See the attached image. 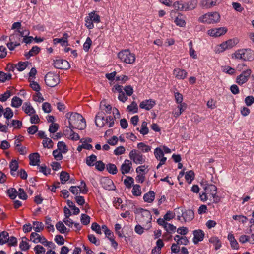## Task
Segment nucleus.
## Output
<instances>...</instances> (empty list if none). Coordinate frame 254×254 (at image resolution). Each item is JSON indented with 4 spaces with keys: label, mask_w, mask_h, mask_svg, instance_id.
Masks as SVG:
<instances>
[{
    "label": "nucleus",
    "mask_w": 254,
    "mask_h": 254,
    "mask_svg": "<svg viewBox=\"0 0 254 254\" xmlns=\"http://www.w3.org/2000/svg\"><path fill=\"white\" fill-rule=\"evenodd\" d=\"M66 117L68 119L69 127L70 130L72 129H84L86 127L85 119L83 116L77 113H67Z\"/></svg>",
    "instance_id": "f257e3e1"
},
{
    "label": "nucleus",
    "mask_w": 254,
    "mask_h": 254,
    "mask_svg": "<svg viewBox=\"0 0 254 254\" xmlns=\"http://www.w3.org/2000/svg\"><path fill=\"white\" fill-rule=\"evenodd\" d=\"M236 59L244 61H252L254 60V51L250 49H240L234 53Z\"/></svg>",
    "instance_id": "f03ea898"
},
{
    "label": "nucleus",
    "mask_w": 254,
    "mask_h": 254,
    "mask_svg": "<svg viewBox=\"0 0 254 254\" xmlns=\"http://www.w3.org/2000/svg\"><path fill=\"white\" fill-rule=\"evenodd\" d=\"M220 16L217 12L208 13L200 16L198 21L200 22L211 24L219 21Z\"/></svg>",
    "instance_id": "7ed1b4c3"
},
{
    "label": "nucleus",
    "mask_w": 254,
    "mask_h": 254,
    "mask_svg": "<svg viewBox=\"0 0 254 254\" xmlns=\"http://www.w3.org/2000/svg\"><path fill=\"white\" fill-rule=\"evenodd\" d=\"M118 58L123 62L131 64L135 62V57L133 53H131L128 49L120 52L118 53Z\"/></svg>",
    "instance_id": "20e7f679"
},
{
    "label": "nucleus",
    "mask_w": 254,
    "mask_h": 254,
    "mask_svg": "<svg viewBox=\"0 0 254 254\" xmlns=\"http://www.w3.org/2000/svg\"><path fill=\"white\" fill-rule=\"evenodd\" d=\"M203 189L209 197H213V203H217L219 201L220 198L216 195L217 189L215 185L212 184L204 185Z\"/></svg>",
    "instance_id": "39448f33"
},
{
    "label": "nucleus",
    "mask_w": 254,
    "mask_h": 254,
    "mask_svg": "<svg viewBox=\"0 0 254 254\" xmlns=\"http://www.w3.org/2000/svg\"><path fill=\"white\" fill-rule=\"evenodd\" d=\"M44 80L47 86L53 87L59 83V76L58 74L49 72L45 76Z\"/></svg>",
    "instance_id": "423d86ee"
},
{
    "label": "nucleus",
    "mask_w": 254,
    "mask_h": 254,
    "mask_svg": "<svg viewBox=\"0 0 254 254\" xmlns=\"http://www.w3.org/2000/svg\"><path fill=\"white\" fill-rule=\"evenodd\" d=\"M129 156L130 159L137 164H142L145 161L143 155L135 149H133L130 152Z\"/></svg>",
    "instance_id": "0eeeda50"
},
{
    "label": "nucleus",
    "mask_w": 254,
    "mask_h": 254,
    "mask_svg": "<svg viewBox=\"0 0 254 254\" xmlns=\"http://www.w3.org/2000/svg\"><path fill=\"white\" fill-rule=\"evenodd\" d=\"M251 72L250 69L243 71L240 75L237 77L236 82L239 85H242L246 83L249 79Z\"/></svg>",
    "instance_id": "6e6552de"
},
{
    "label": "nucleus",
    "mask_w": 254,
    "mask_h": 254,
    "mask_svg": "<svg viewBox=\"0 0 254 254\" xmlns=\"http://www.w3.org/2000/svg\"><path fill=\"white\" fill-rule=\"evenodd\" d=\"M53 65L57 69H67L70 67L69 63L63 59H56L53 61Z\"/></svg>",
    "instance_id": "1a4fd4ad"
},
{
    "label": "nucleus",
    "mask_w": 254,
    "mask_h": 254,
    "mask_svg": "<svg viewBox=\"0 0 254 254\" xmlns=\"http://www.w3.org/2000/svg\"><path fill=\"white\" fill-rule=\"evenodd\" d=\"M227 31L226 27H220L218 28L211 29L208 31V34L212 37H219L225 34Z\"/></svg>",
    "instance_id": "9d476101"
},
{
    "label": "nucleus",
    "mask_w": 254,
    "mask_h": 254,
    "mask_svg": "<svg viewBox=\"0 0 254 254\" xmlns=\"http://www.w3.org/2000/svg\"><path fill=\"white\" fill-rule=\"evenodd\" d=\"M101 183L103 188L106 190H113L115 188L113 181L107 177H103Z\"/></svg>",
    "instance_id": "9b49d317"
},
{
    "label": "nucleus",
    "mask_w": 254,
    "mask_h": 254,
    "mask_svg": "<svg viewBox=\"0 0 254 254\" xmlns=\"http://www.w3.org/2000/svg\"><path fill=\"white\" fill-rule=\"evenodd\" d=\"M105 113L103 112H98L95 117V124L97 126L102 127L106 124Z\"/></svg>",
    "instance_id": "f8f14e48"
},
{
    "label": "nucleus",
    "mask_w": 254,
    "mask_h": 254,
    "mask_svg": "<svg viewBox=\"0 0 254 254\" xmlns=\"http://www.w3.org/2000/svg\"><path fill=\"white\" fill-rule=\"evenodd\" d=\"M238 41H239L237 39H232L222 43L220 45V47L222 49L221 51H223L226 49L232 48L238 43ZM220 52H221V51Z\"/></svg>",
    "instance_id": "ddd939ff"
},
{
    "label": "nucleus",
    "mask_w": 254,
    "mask_h": 254,
    "mask_svg": "<svg viewBox=\"0 0 254 254\" xmlns=\"http://www.w3.org/2000/svg\"><path fill=\"white\" fill-rule=\"evenodd\" d=\"M155 105V101L151 99L145 100L140 103L139 107L141 109H145L146 110H149L152 109Z\"/></svg>",
    "instance_id": "4468645a"
},
{
    "label": "nucleus",
    "mask_w": 254,
    "mask_h": 254,
    "mask_svg": "<svg viewBox=\"0 0 254 254\" xmlns=\"http://www.w3.org/2000/svg\"><path fill=\"white\" fill-rule=\"evenodd\" d=\"M194 237L193 239V243L195 244H197L199 241H202L204 237V233L202 230H195L193 231Z\"/></svg>",
    "instance_id": "2eb2a0df"
},
{
    "label": "nucleus",
    "mask_w": 254,
    "mask_h": 254,
    "mask_svg": "<svg viewBox=\"0 0 254 254\" xmlns=\"http://www.w3.org/2000/svg\"><path fill=\"white\" fill-rule=\"evenodd\" d=\"M30 240L34 243L40 242L43 244L46 242V238L36 232H32L30 235Z\"/></svg>",
    "instance_id": "dca6fc26"
},
{
    "label": "nucleus",
    "mask_w": 254,
    "mask_h": 254,
    "mask_svg": "<svg viewBox=\"0 0 254 254\" xmlns=\"http://www.w3.org/2000/svg\"><path fill=\"white\" fill-rule=\"evenodd\" d=\"M173 75L177 79L183 80L187 77V72L184 69L177 68L174 70Z\"/></svg>",
    "instance_id": "f3484780"
},
{
    "label": "nucleus",
    "mask_w": 254,
    "mask_h": 254,
    "mask_svg": "<svg viewBox=\"0 0 254 254\" xmlns=\"http://www.w3.org/2000/svg\"><path fill=\"white\" fill-rule=\"evenodd\" d=\"M132 163L129 160L126 159L124 163L122 164L121 168V172L123 174L128 173L131 168Z\"/></svg>",
    "instance_id": "a211bd4d"
},
{
    "label": "nucleus",
    "mask_w": 254,
    "mask_h": 254,
    "mask_svg": "<svg viewBox=\"0 0 254 254\" xmlns=\"http://www.w3.org/2000/svg\"><path fill=\"white\" fill-rule=\"evenodd\" d=\"M30 163L32 166L38 165V162H40V155L38 153H33L30 154L29 156Z\"/></svg>",
    "instance_id": "6ab92c4d"
},
{
    "label": "nucleus",
    "mask_w": 254,
    "mask_h": 254,
    "mask_svg": "<svg viewBox=\"0 0 254 254\" xmlns=\"http://www.w3.org/2000/svg\"><path fill=\"white\" fill-rule=\"evenodd\" d=\"M218 3V0H203L201 5L203 7L209 8L216 5Z\"/></svg>",
    "instance_id": "aec40b11"
},
{
    "label": "nucleus",
    "mask_w": 254,
    "mask_h": 254,
    "mask_svg": "<svg viewBox=\"0 0 254 254\" xmlns=\"http://www.w3.org/2000/svg\"><path fill=\"white\" fill-rule=\"evenodd\" d=\"M182 216L185 221H190L194 218V214L192 210H188L182 213Z\"/></svg>",
    "instance_id": "412c9836"
},
{
    "label": "nucleus",
    "mask_w": 254,
    "mask_h": 254,
    "mask_svg": "<svg viewBox=\"0 0 254 254\" xmlns=\"http://www.w3.org/2000/svg\"><path fill=\"white\" fill-rule=\"evenodd\" d=\"M22 109L26 114L30 116L35 113L34 109L31 106L29 102L24 103L22 106Z\"/></svg>",
    "instance_id": "4be33fe9"
},
{
    "label": "nucleus",
    "mask_w": 254,
    "mask_h": 254,
    "mask_svg": "<svg viewBox=\"0 0 254 254\" xmlns=\"http://www.w3.org/2000/svg\"><path fill=\"white\" fill-rule=\"evenodd\" d=\"M40 48L37 46H33L32 49L27 53H26L24 55L27 59H28L31 56L36 55L40 52Z\"/></svg>",
    "instance_id": "5701e85b"
},
{
    "label": "nucleus",
    "mask_w": 254,
    "mask_h": 254,
    "mask_svg": "<svg viewBox=\"0 0 254 254\" xmlns=\"http://www.w3.org/2000/svg\"><path fill=\"white\" fill-rule=\"evenodd\" d=\"M17 31L18 32V33L12 34L10 36V37H9L10 41H12V40H14L16 38H19L20 37H23L24 38L26 36L28 35L29 34V31H26V30H22L21 31L20 30H18Z\"/></svg>",
    "instance_id": "b1692460"
},
{
    "label": "nucleus",
    "mask_w": 254,
    "mask_h": 254,
    "mask_svg": "<svg viewBox=\"0 0 254 254\" xmlns=\"http://www.w3.org/2000/svg\"><path fill=\"white\" fill-rule=\"evenodd\" d=\"M155 198V192L153 191H149L145 193L143 196V199L145 202L147 203H151Z\"/></svg>",
    "instance_id": "393cba45"
},
{
    "label": "nucleus",
    "mask_w": 254,
    "mask_h": 254,
    "mask_svg": "<svg viewBox=\"0 0 254 254\" xmlns=\"http://www.w3.org/2000/svg\"><path fill=\"white\" fill-rule=\"evenodd\" d=\"M228 239L229 240L231 244V246L232 248L235 249H239V244L236 240L235 238V237L232 234H229L228 235Z\"/></svg>",
    "instance_id": "a878e982"
},
{
    "label": "nucleus",
    "mask_w": 254,
    "mask_h": 254,
    "mask_svg": "<svg viewBox=\"0 0 254 254\" xmlns=\"http://www.w3.org/2000/svg\"><path fill=\"white\" fill-rule=\"evenodd\" d=\"M9 168H10L11 175L15 176L16 174L14 172H15L18 168V162L16 160H12L10 163Z\"/></svg>",
    "instance_id": "bb28decb"
},
{
    "label": "nucleus",
    "mask_w": 254,
    "mask_h": 254,
    "mask_svg": "<svg viewBox=\"0 0 254 254\" xmlns=\"http://www.w3.org/2000/svg\"><path fill=\"white\" fill-rule=\"evenodd\" d=\"M33 229L36 232H40L44 228V225L41 222L33 221Z\"/></svg>",
    "instance_id": "cd10ccee"
},
{
    "label": "nucleus",
    "mask_w": 254,
    "mask_h": 254,
    "mask_svg": "<svg viewBox=\"0 0 254 254\" xmlns=\"http://www.w3.org/2000/svg\"><path fill=\"white\" fill-rule=\"evenodd\" d=\"M197 4V0H191L188 3H185L186 10H190L194 9Z\"/></svg>",
    "instance_id": "c85d7f7f"
},
{
    "label": "nucleus",
    "mask_w": 254,
    "mask_h": 254,
    "mask_svg": "<svg viewBox=\"0 0 254 254\" xmlns=\"http://www.w3.org/2000/svg\"><path fill=\"white\" fill-rule=\"evenodd\" d=\"M56 229L61 233H65L66 232H68L69 230L67 231L66 227L64 226V223L61 221H59L56 224Z\"/></svg>",
    "instance_id": "c756f323"
},
{
    "label": "nucleus",
    "mask_w": 254,
    "mask_h": 254,
    "mask_svg": "<svg viewBox=\"0 0 254 254\" xmlns=\"http://www.w3.org/2000/svg\"><path fill=\"white\" fill-rule=\"evenodd\" d=\"M9 239L8 233L6 231H3L0 234V244L3 245L7 243Z\"/></svg>",
    "instance_id": "7c9ffc66"
},
{
    "label": "nucleus",
    "mask_w": 254,
    "mask_h": 254,
    "mask_svg": "<svg viewBox=\"0 0 254 254\" xmlns=\"http://www.w3.org/2000/svg\"><path fill=\"white\" fill-rule=\"evenodd\" d=\"M88 16L93 23H98L100 22V17L96 13L95 11H94L89 13Z\"/></svg>",
    "instance_id": "2f4dec72"
},
{
    "label": "nucleus",
    "mask_w": 254,
    "mask_h": 254,
    "mask_svg": "<svg viewBox=\"0 0 254 254\" xmlns=\"http://www.w3.org/2000/svg\"><path fill=\"white\" fill-rule=\"evenodd\" d=\"M209 242L215 245V249L218 250L221 247V243L217 237H212L209 239Z\"/></svg>",
    "instance_id": "473e14b6"
},
{
    "label": "nucleus",
    "mask_w": 254,
    "mask_h": 254,
    "mask_svg": "<svg viewBox=\"0 0 254 254\" xmlns=\"http://www.w3.org/2000/svg\"><path fill=\"white\" fill-rule=\"evenodd\" d=\"M106 169L108 172L111 174H116L118 172V169L114 164L108 163L106 165Z\"/></svg>",
    "instance_id": "72a5a7b5"
},
{
    "label": "nucleus",
    "mask_w": 254,
    "mask_h": 254,
    "mask_svg": "<svg viewBox=\"0 0 254 254\" xmlns=\"http://www.w3.org/2000/svg\"><path fill=\"white\" fill-rule=\"evenodd\" d=\"M69 174L65 171H62L60 173V179L62 184H64L69 179Z\"/></svg>",
    "instance_id": "f704fd0d"
},
{
    "label": "nucleus",
    "mask_w": 254,
    "mask_h": 254,
    "mask_svg": "<svg viewBox=\"0 0 254 254\" xmlns=\"http://www.w3.org/2000/svg\"><path fill=\"white\" fill-rule=\"evenodd\" d=\"M22 103V100L17 96H14L11 101V106L15 108L19 107Z\"/></svg>",
    "instance_id": "c9c22d12"
},
{
    "label": "nucleus",
    "mask_w": 254,
    "mask_h": 254,
    "mask_svg": "<svg viewBox=\"0 0 254 254\" xmlns=\"http://www.w3.org/2000/svg\"><path fill=\"white\" fill-rule=\"evenodd\" d=\"M147 123L145 121H143L141 124V129L139 130V128H137V130L139 131L141 134L144 135L148 134L149 129L147 127Z\"/></svg>",
    "instance_id": "e433bc0d"
},
{
    "label": "nucleus",
    "mask_w": 254,
    "mask_h": 254,
    "mask_svg": "<svg viewBox=\"0 0 254 254\" xmlns=\"http://www.w3.org/2000/svg\"><path fill=\"white\" fill-rule=\"evenodd\" d=\"M141 216L144 218L143 221L145 222H150L151 220V215L149 210L144 209L141 214Z\"/></svg>",
    "instance_id": "4c0bfd02"
},
{
    "label": "nucleus",
    "mask_w": 254,
    "mask_h": 254,
    "mask_svg": "<svg viewBox=\"0 0 254 254\" xmlns=\"http://www.w3.org/2000/svg\"><path fill=\"white\" fill-rule=\"evenodd\" d=\"M97 156L94 154L87 157L86 158V163L89 166H93L94 165V162L96 161Z\"/></svg>",
    "instance_id": "58836bf2"
},
{
    "label": "nucleus",
    "mask_w": 254,
    "mask_h": 254,
    "mask_svg": "<svg viewBox=\"0 0 254 254\" xmlns=\"http://www.w3.org/2000/svg\"><path fill=\"white\" fill-rule=\"evenodd\" d=\"M185 179L186 181L189 183L190 184L194 179V173L192 171H189L187 172L185 175Z\"/></svg>",
    "instance_id": "ea45409f"
},
{
    "label": "nucleus",
    "mask_w": 254,
    "mask_h": 254,
    "mask_svg": "<svg viewBox=\"0 0 254 254\" xmlns=\"http://www.w3.org/2000/svg\"><path fill=\"white\" fill-rule=\"evenodd\" d=\"M137 147L143 153L148 152L151 150V147L145 144L143 142L139 143L137 144Z\"/></svg>",
    "instance_id": "a19ab883"
},
{
    "label": "nucleus",
    "mask_w": 254,
    "mask_h": 254,
    "mask_svg": "<svg viewBox=\"0 0 254 254\" xmlns=\"http://www.w3.org/2000/svg\"><path fill=\"white\" fill-rule=\"evenodd\" d=\"M11 74H6L3 71H0V81L1 82H4L6 80H9L11 79Z\"/></svg>",
    "instance_id": "79ce46f5"
},
{
    "label": "nucleus",
    "mask_w": 254,
    "mask_h": 254,
    "mask_svg": "<svg viewBox=\"0 0 254 254\" xmlns=\"http://www.w3.org/2000/svg\"><path fill=\"white\" fill-rule=\"evenodd\" d=\"M58 149L63 153H65L68 149L65 143L63 141H59L57 144Z\"/></svg>",
    "instance_id": "37998d69"
},
{
    "label": "nucleus",
    "mask_w": 254,
    "mask_h": 254,
    "mask_svg": "<svg viewBox=\"0 0 254 254\" xmlns=\"http://www.w3.org/2000/svg\"><path fill=\"white\" fill-rule=\"evenodd\" d=\"M154 153L155 158L158 160H160L162 158L165 157L163 150L159 147H157L155 149Z\"/></svg>",
    "instance_id": "c03bdc74"
},
{
    "label": "nucleus",
    "mask_w": 254,
    "mask_h": 254,
    "mask_svg": "<svg viewBox=\"0 0 254 254\" xmlns=\"http://www.w3.org/2000/svg\"><path fill=\"white\" fill-rule=\"evenodd\" d=\"M7 193L9 197L11 199H14L16 198V197L18 194V192H17L15 188H13L8 189L7 190Z\"/></svg>",
    "instance_id": "a18cd8bd"
},
{
    "label": "nucleus",
    "mask_w": 254,
    "mask_h": 254,
    "mask_svg": "<svg viewBox=\"0 0 254 254\" xmlns=\"http://www.w3.org/2000/svg\"><path fill=\"white\" fill-rule=\"evenodd\" d=\"M127 110L129 112L137 113L138 111L137 104L134 101H133L130 105L127 106Z\"/></svg>",
    "instance_id": "49530a36"
},
{
    "label": "nucleus",
    "mask_w": 254,
    "mask_h": 254,
    "mask_svg": "<svg viewBox=\"0 0 254 254\" xmlns=\"http://www.w3.org/2000/svg\"><path fill=\"white\" fill-rule=\"evenodd\" d=\"M132 194L134 196H138L141 194L140 186L139 185H135L133 186L132 190Z\"/></svg>",
    "instance_id": "de8ad7c7"
},
{
    "label": "nucleus",
    "mask_w": 254,
    "mask_h": 254,
    "mask_svg": "<svg viewBox=\"0 0 254 254\" xmlns=\"http://www.w3.org/2000/svg\"><path fill=\"white\" fill-rule=\"evenodd\" d=\"M24 239H26V238H22V240L19 244V247L22 251H26L29 249L30 245L26 241L23 240Z\"/></svg>",
    "instance_id": "09e8293b"
},
{
    "label": "nucleus",
    "mask_w": 254,
    "mask_h": 254,
    "mask_svg": "<svg viewBox=\"0 0 254 254\" xmlns=\"http://www.w3.org/2000/svg\"><path fill=\"white\" fill-rule=\"evenodd\" d=\"M43 145L45 148H52L53 146V142L51 139L47 137H45L44 138V139L43 140Z\"/></svg>",
    "instance_id": "8fccbe9b"
},
{
    "label": "nucleus",
    "mask_w": 254,
    "mask_h": 254,
    "mask_svg": "<svg viewBox=\"0 0 254 254\" xmlns=\"http://www.w3.org/2000/svg\"><path fill=\"white\" fill-rule=\"evenodd\" d=\"M3 113L4 117L7 120L11 119L13 116V112L9 107L6 108L5 109V111H3Z\"/></svg>",
    "instance_id": "3c124183"
},
{
    "label": "nucleus",
    "mask_w": 254,
    "mask_h": 254,
    "mask_svg": "<svg viewBox=\"0 0 254 254\" xmlns=\"http://www.w3.org/2000/svg\"><path fill=\"white\" fill-rule=\"evenodd\" d=\"M134 182V180L133 178L130 176L127 177L126 179L124 180V183L125 185V186L127 188H130L132 186V185L133 184Z\"/></svg>",
    "instance_id": "603ef678"
},
{
    "label": "nucleus",
    "mask_w": 254,
    "mask_h": 254,
    "mask_svg": "<svg viewBox=\"0 0 254 254\" xmlns=\"http://www.w3.org/2000/svg\"><path fill=\"white\" fill-rule=\"evenodd\" d=\"M51 221L52 220L51 218L48 216L45 217V224L47 225L46 228L49 231H52L53 232L54 231V227L53 225L51 224Z\"/></svg>",
    "instance_id": "864d4df0"
},
{
    "label": "nucleus",
    "mask_w": 254,
    "mask_h": 254,
    "mask_svg": "<svg viewBox=\"0 0 254 254\" xmlns=\"http://www.w3.org/2000/svg\"><path fill=\"white\" fill-rule=\"evenodd\" d=\"M104 102H101L100 104V108L103 110H105V112L108 113L110 114L112 110V106L109 105H106Z\"/></svg>",
    "instance_id": "5fc2aeb1"
},
{
    "label": "nucleus",
    "mask_w": 254,
    "mask_h": 254,
    "mask_svg": "<svg viewBox=\"0 0 254 254\" xmlns=\"http://www.w3.org/2000/svg\"><path fill=\"white\" fill-rule=\"evenodd\" d=\"M173 6L177 10H186L185 3H183L182 1L174 2Z\"/></svg>",
    "instance_id": "6e6d98bb"
},
{
    "label": "nucleus",
    "mask_w": 254,
    "mask_h": 254,
    "mask_svg": "<svg viewBox=\"0 0 254 254\" xmlns=\"http://www.w3.org/2000/svg\"><path fill=\"white\" fill-rule=\"evenodd\" d=\"M232 218L234 220L240 221L243 224L246 223L248 220L247 217L244 215H233Z\"/></svg>",
    "instance_id": "4d7b16f0"
},
{
    "label": "nucleus",
    "mask_w": 254,
    "mask_h": 254,
    "mask_svg": "<svg viewBox=\"0 0 254 254\" xmlns=\"http://www.w3.org/2000/svg\"><path fill=\"white\" fill-rule=\"evenodd\" d=\"M92 40L90 37H87L83 44V49L86 52H88L92 44Z\"/></svg>",
    "instance_id": "13d9d810"
},
{
    "label": "nucleus",
    "mask_w": 254,
    "mask_h": 254,
    "mask_svg": "<svg viewBox=\"0 0 254 254\" xmlns=\"http://www.w3.org/2000/svg\"><path fill=\"white\" fill-rule=\"evenodd\" d=\"M79 191L83 194H86L88 192V189L86 187L85 182L84 181L81 182V184L79 186Z\"/></svg>",
    "instance_id": "bf43d9fd"
},
{
    "label": "nucleus",
    "mask_w": 254,
    "mask_h": 254,
    "mask_svg": "<svg viewBox=\"0 0 254 254\" xmlns=\"http://www.w3.org/2000/svg\"><path fill=\"white\" fill-rule=\"evenodd\" d=\"M175 24L180 27H184L186 24L185 20L182 19L181 17H177L174 21Z\"/></svg>",
    "instance_id": "052dcab7"
},
{
    "label": "nucleus",
    "mask_w": 254,
    "mask_h": 254,
    "mask_svg": "<svg viewBox=\"0 0 254 254\" xmlns=\"http://www.w3.org/2000/svg\"><path fill=\"white\" fill-rule=\"evenodd\" d=\"M90 221V217L88 215L85 214H82L81 215V222L83 224L87 225L89 224Z\"/></svg>",
    "instance_id": "680f3d73"
},
{
    "label": "nucleus",
    "mask_w": 254,
    "mask_h": 254,
    "mask_svg": "<svg viewBox=\"0 0 254 254\" xmlns=\"http://www.w3.org/2000/svg\"><path fill=\"white\" fill-rule=\"evenodd\" d=\"M34 249L36 254H44L45 252V248L39 245H36Z\"/></svg>",
    "instance_id": "e2e57ef3"
},
{
    "label": "nucleus",
    "mask_w": 254,
    "mask_h": 254,
    "mask_svg": "<svg viewBox=\"0 0 254 254\" xmlns=\"http://www.w3.org/2000/svg\"><path fill=\"white\" fill-rule=\"evenodd\" d=\"M91 229L95 231L98 234H101V229L100 226L96 222H94L91 225Z\"/></svg>",
    "instance_id": "0e129e2a"
},
{
    "label": "nucleus",
    "mask_w": 254,
    "mask_h": 254,
    "mask_svg": "<svg viewBox=\"0 0 254 254\" xmlns=\"http://www.w3.org/2000/svg\"><path fill=\"white\" fill-rule=\"evenodd\" d=\"M53 155L54 157V158L57 161L61 160L63 158L62 152L59 151L57 149L53 151Z\"/></svg>",
    "instance_id": "69168bd1"
},
{
    "label": "nucleus",
    "mask_w": 254,
    "mask_h": 254,
    "mask_svg": "<svg viewBox=\"0 0 254 254\" xmlns=\"http://www.w3.org/2000/svg\"><path fill=\"white\" fill-rule=\"evenodd\" d=\"M88 238L90 242L94 244L96 246L100 245L99 240H97L96 237L93 234H89Z\"/></svg>",
    "instance_id": "338daca9"
},
{
    "label": "nucleus",
    "mask_w": 254,
    "mask_h": 254,
    "mask_svg": "<svg viewBox=\"0 0 254 254\" xmlns=\"http://www.w3.org/2000/svg\"><path fill=\"white\" fill-rule=\"evenodd\" d=\"M95 165L96 169L100 171H102L105 169V164L102 161H97Z\"/></svg>",
    "instance_id": "774afa93"
}]
</instances>
